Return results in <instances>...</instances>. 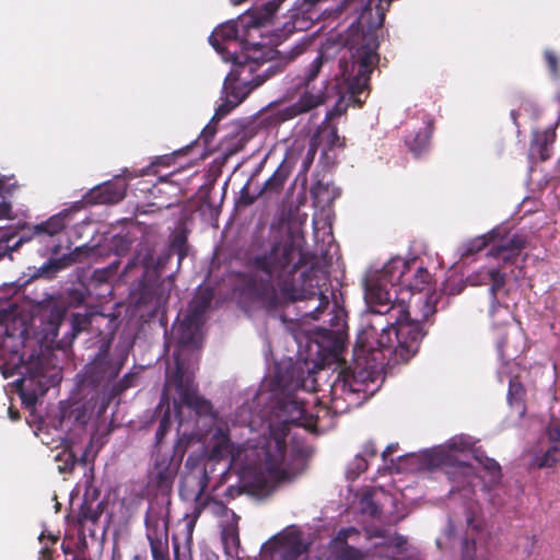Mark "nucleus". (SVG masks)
Wrapping results in <instances>:
<instances>
[{"mask_svg":"<svg viewBox=\"0 0 560 560\" xmlns=\"http://www.w3.org/2000/svg\"><path fill=\"white\" fill-rule=\"evenodd\" d=\"M11 205L5 201L0 202V219H5L10 217Z\"/></svg>","mask_w":560,"mask_h":560,"instance_id":"60","label":"nucleus"},{"mask_svg":"<svg viewBox=\"0 0 560 560\" xmlns=\"http://www.w3.org/2000/svg\"><path fill=\"white\" fill-rule=\"evenodd\" d=\"M272 544L280 552L282 560H299L307 553L308 547L304 544L302 534L299 530H290L273 538Z\"/></svg>","mask_w":560,"mask_h":560,"instance_id":"22","label":"nucleus"},{"mask_svg":"<svg viewBox=\"0 0 560 560\" xmlns=\"http://www.w3.org/2000/svg\"><path fill=\"white\" fill-rule=\"evenodd\" d=\"M392 320L382 315L363 314L361 328L354 343V354L358 359H364L366 364L374 369L383 364L384 360L392 358L393 347Z\"/></svg>","mask_w":560,"mask_h":560,"instance_id":"6","label":"nucleus"},{"mask_svg":"<svg viewBox=\"0 0 560 560\" xmlns=\"http://www.w3.org/2000/svg\"><path fill=\"white\" fill-rule=\"evenodd\" d=\"M214 292L210 287H199L189 303L187 314L203 322V316L211 305Z\"/></svg>","mask_w":560,"mask_h":560,"instance_id":"29","label":"nucleus"},{"mask_svg":"<svg viewBox=\"0 0 560 560\" xmlns=\"http://www.w3.org/2000/svg\"><path fill=\"white\" fill-rule=\"evenodd\" d=\"M177 471L175 465H171V467L163 466L162 468L154 467L152 475L156 487L161 490H170Z\"/></svg>","mask_w":560,"mask_h":560,"instance_id":"39","label":"nucleus"},{"mask_svg":"<svg viewBox=\"0 0 560 560\" xmlns=\"http://www.w3.org/2000/svg\"><path fill=\"white\" fill-rule=\"evenodd\" d=\"M432 132L433 124L429 121L422 129L406 137V145L416 158L428 151Z\"/></svg>","mask_w":560,"mask_h":560,"instance_id":"31","label":"nucleus"},{"mask_svg":"<svg viewBox=\"0 0 560 560\" xmlns=\"http://www.w3.org/2000/svg\"><path fill=\"white\" fill-rule=\"evenodd\" d=\"M264 25L260 16L252 9L237 20H230L217 27L209 36V43L225 61L272 60L289 49L255 42L257 36H261L260 28Z\"/></svg>","mask_w":560,"mask_h":560,"instance_id":"5","label":"nucleus"},{"mask_svg":"<svg viewBox=\"0 0 560 560\" xmlns=\"http://www.w3.org/2000/svg\"><path fill=\"white\" fill-rule=\"evenodd\" d=\"M383 270L376 279H370L365 283V301L368 308L364 314L382 315L383 318H394L397 314L405 313L407 307L404 301H394L387 289L389 281L383 279Z\"/></svg>","mask_w":560,"mask_h":560,"instance_id":"12","label":"nucleus"},{"mask_svg":"<svg viewBox=\"0 0 560 560\" xmlns=\"http://www.w3.org/2000/svg\"><path fill=\"white\" fill-rule=\"evenodd\" d=\"M66 213H58L50 217L45 222L34 225L31 230V235H22L13 245V248H16L22 243L27 242L31 238H37L39 243H43L47 237H54L60 234L66 228Z\"/></svg>","mask_w":560,"mask_h":560,"instance_id":"24","label":"nucleus"},{"mask_svg":"<svg viewBox=\"0 0 560 560\" xmlns=\"http://www.w3.org/2000/svg\"><path fill=\"white\" fill-rule=\"evenodd\" d=\"M474 458L482 466V468L490 475L493 481H498L501 479V466L499 463L488 457L483 451L476 450L474 452Z\"/></svg>","mask_w":560,"mask_h":560,"instance_id":"40","label":"nucleus"},{"mask_svg":"<svg viewBox=\"0 0 560 560\" xmlns=\"http://www.w3.org/2000/svg\"><path fill=\"white\" fill-rule=\"evenodd\" d=\"M152 560H170L168 534L147 536Z\"/></svg>","mask_w":560,"mask_h":560,"instance_id":"38","label":"nucleus"},{"mask_svg":"<svg viewBox=\"0 0 560 560\" xmlns=\"http://www.w3.org/2000/svg\"><path fill=\"white\" fill-rule=\"evenodd\" d=\"M289 431L287 422L271 424L269 433L257 441L247 440L244 443H236L228 427L215 429L210 440V458L214 460L230 458L232 468L243 481V486H229L225 497L234 499L248 486L253 489H262L266 477L275 482L292 479L293 476L285 465Z\"/></svg>","mask_w":560,"mask_h":560,"instance_id":"3","label":"nucleus"},{"mask_svg":"<svg viewBox=\"0 0 560 560\" xmlns=\"http://www.w3.org/2000/svg\"><path fill=\"white\" fill-rule=\"evenodd\" d=\"M292 172V166L288 161H282L279 166L275 170L271 176L264 183L261 188L258 190V195H261L265 199H272L279 197L284 188L287 180L289 179Z\"/></svg>","mask_w":560,"mask_h":560,"instance_id":"25","label":"nucleus"},{"mask_svg":"<svg viewBox=\"0 0 560 560\" xmlns=\"http://www.w3.org/2000/svg\"><path fill=\"white\" fill-rule=\"evenodd\" d=\"M368 460L362 455H357L353 459L350 468V472L354 475V477H358L362 472H364L368 469Z\"/></svg>","mask_w":560,"mask_h":560,"instance_id":"53","label":"nucleus"},{"mask_svg":"<svg viewBox=\"0 0 560 560\" xmlns=\"http://www.w3.org/2000/svg\"><path fill=\"white\" fill-rule=\"evenodd\" d=\"M282 409L289 413L291 422L305 428L316 427L317 420L320 417L319 413L316 416L308 413L305 408V404L298 399L284 401ZM320 411L328 412L326 408H322L318 412Z\"/></svg>","mask_w":560,"mask_h":560,"instance_id":"27","label":"nucleus"},{"mask_svg":"<svg viewBox=\"0 0 560 560\" xmlns=\"http://www.w3.org/2000/svg\"><path fill=\"white\" fill-rule=\"evenodd\" d=\"M171 425H172L171 415L168 411H166L160 419L159 427L155 432V447H160L164 436L170 431Z\"/></svg>","mask_w":560,"mask_h":560,"instance_id":"46","label":"nucleus"},{"mask_svg":"<svg viewBox=\"0 0 560 560\" xmlns=\"http://www.w3.org/2000/svg\"><path fill=\"white\" fill-rule=\"evenodd\" d=\"M39 560H52V550L49 548L42 549Z\"/></svg>","mask_w":560,"mask_h":560,"instance_id":"64","label":"nucleus"},{"mask_svg":"<svg viewBox=\"0 0 560 560\" xmlns=\"http://www.w3.org/2000/svg\"><path fill=\"white\" fill-rule=\"evenodd\" d=\"M390 331L393 347L388 363L390 361L393 363H407L418 353L421 341L427 335L422 323L410 317L408 306L405 308L404 315L397 314L392 318Z\"/></svg>","mask_w":560,"mask_h":560,"instance_id":"8","label":"nucleus"},{"mask_svg":"<svg viewBox=\"0 0 560 560\" xmlns=\"http://www.w3.org/2000/svg\"><path fill=\"white\" fill-rule=\"evenodd\" d=\"M317 149H318V141H317L316 137H312L311 141H310V145H308L307 152H306V154H305V156L303 159V162H302L301 172H303V173H307L308 172L311 165L314 162L315 155L317 153Z\"/></svg>","mask_w":560,"mask_h":560,"instance_id":"47","label":"nucleus"},{"mask_svg":"<svg viewBox=\"0 0 560 560\" xmlns=\"http://www.w3.org/2000/svg\"><path fill=\"white\" fill-rule=\"evenodd\" d=\"M126 191V180L121 177H116L92 188L84 199L90 205H114L125 198Z\"/></svg>","mask_w":560,"mask_h":560,"instance_id":"18","label":"nucleus"},{"mask_svg":"<svg viewBox=\"0 0 560 560\" xmlns=\"http://www.w3.org/2000/svg\"><path fill=\"white\" fill-rule=\"evenodd\" d=\"M313 137H316L318 142L324 141L328 150L334 148H343L346 144L345 138L339 136L337 127L326 121L319 126L317 132Z\"/></svg>","mask_w":560,"mask_h":560,"instance_id":"37","label":"nucleus"},{"mask_svg":"<svg viewBox=\"0 0 560 560\" xmlns=\"http://www.w3.org/2000/svg\"><path fill=\"white\" fill-rule=\"evenodd\" d=\"M313 256L303 249L291 235L266 241L253 237L243 254L244 270L234 273L233 290L241 298L260 303L269 308L277 307L279 292L287 302H305L303 320L319 319L330 302L329 276L317 262L295 278L301 268L308 265Z\"/></svg>","mask_w":560,"mask_h":560,"instance_id":"1","label":"nucleus"},{"mask_svg":"<svg viewBox=\"0 0 560 560\" xmlns=\"http://www.w3.org/2000/svg\"><path fill=\"white\" fill-rule=\"evenodd\" d=\"M137 380H138L137 373L129 372V373L125 374L120 381H118L117 383H115L112 386V388L108 393V398L113 399V398L119 396L120 394H122L124 392H126L127 389L136 386Z\"/></svg>","mask_w":560,"mask_h":560,"instance_id":"42","label":"nucleus"},{"mask_svg":"<svg viewBox=\"0 0 560 560\" xmlns=\"http://www.w3.org/2000/svg\"><path fill=\"white\" fill-rule=\"evenodd\" d=\"M338 560H363V553L353 546L346 544L337 553Z\"/></svg>","mask_w":560,"mask_h":560,"instance_id":"48","label":"nucleus"},{"mask_svg":"<svg viewBox=\"0 0 560 560\" xmlns=\"http://www.w3.org/2000/svg\"><path fill=\"white\" fill-rule=\"evenodd\" d=\"M394 0H301L291 10L295 31H307L315 22L329 18L353 16L346 31L345 50L339 59L342 85L350 97L359 96L370 84V75L380 61L378 32Z\"/></svg>","mask_w":560,"mask_h":560,"instance_id":"2","label":"nucleus"},{"mask_svg":"<svg viewBox=\"0 0 560 560\" xmlns=\"http://www.w3.org/2000/svg\"><path fill=\"white\" fill-rule=\"evenodd\" d=\"M476 541L465 537L462 540V559L460 560H475Z\"/></svg>","mask_w":560,"mask_h":560,"instance_id":"52","label":"nucleus"},{"mask_svg":"<svg viewBox=\"0 0 560 560\" xmlns=\"http://www.w3.org/2000/svg\"><path fill=\"white\" fill-rule=\"evenodd\" d=\"M412 262L400 258L389 260L383 267V279L392 287L399 285L412 293L421 292L431 280V275L424 267H418L410 277Z\"/></svg>","mask_w":560,"mask_h":560,"instance_id":"13","label":"nucleus"},{"mask_svg":"<svg viewBox=\"0 0 560 560\" xmlns=\"http://www.w3.org/2000/svg\"><path fill=\"white\" fill-rule=\"evenodd\" d=\"M170 504L168 500L150 502L144 516L145 537L168 534Z\"/></svg>","mask_w":560,"mask_h":560,"instance_id":"19","label":"nucleus"},{"mask_svg":"<svg viewBox=\"0 0 560 560\" xmlns=\"http://www.w3.org/2000/svg\"><path fill=\"white\" fill-rule=\"evenodd\" d=\"M423 462L430 468H446L445 474L450 481L454 483L452 492L460 490L466 486H471L475 479V469L472 465L455 460L450 451L444 448H434L423 454Z\"/></svg>","mask_w":560,"mask_h":560,"instance_id":"11","label":"nucleus"},{"mask_svg":"<svg viewBox=\"0 0 560 560\" xmlns=\"http://www.w3.org/2000/svg\"><path fill=\"white\" fill-rule=\"evenodd\" d=\"M91 324L90 315L73 313L70 317L71 335L74 338L81 331L88 329Z\"/></svg>","mask_w":560,"mask_h":560,"instance_id":"44","label":"nucleus"},{"mask_svg":"<svg viewBox=\"0 0 560 560\" xmlns=\"http://www.w3.org/2000/svg\"><path fill=\"white\" fill-rule=\"evenodd\" d=\"M397 448H398L397 443L387 445L386 448L382 452L383 459L386 460L389 455H392L393 453H395L397 451Z\"/></svg>","mask_w":560,"mask_h":560,"instance_id":"62","label":"nucleus"},{"mask_svg":"<svg viewBox=\"0 0 560 560\" xmlns=\"http://www.w3.org/2000/svg\"><path fill=\"white\" fill-rule=\"evenodd\" d=\"M174 255H177V269H179L183 260L188 255V240L184 230L172 235L170 244L159 254L156 259L148 254L143 258V265L147 268L153 267L156 273H161Z\"/></svg>","mask_w":560,"mask_h":560,"instance_id":"15","label":"nucleus"},{"mask_svg":"<svg viewBox=\"0 0 560 560\" xmlns=\"http://www.w3.org/2000/svg\"><path fill=\"white\" fill-rule=\"evenodd\" d=\"M259 197H261V195H258V191L253 195L249 192V183H246L241 189V196L237 200V205L242 207H248L253 205Z\"/></svg>","mask_w":560,"mask_h":560,"instance_id":"51","label":"nucleus"},{"mask_svg":"<svg viewBox=\"0 0 560 560\" xmlns=\"http://www.w3.org/2000/svg\"><path fill=\"white\" fill-rule=\"evenodd\" d=\"M361 390L360 387L357 386V380L355 375L352 376V381L349 377L342 376L341 374L338 375L334 384L331 385V409H334L335 413L339 412V405H338V394L341 392V394H354L359 393Z\"/></svg>","mask_w":560,"mask_h":560,"instance_id":"35","label":"nucleus"},{"mask_svg":"<svg viewBox=\"0 0 560 560\" xmlns=\"http://www.w3.org/2000/svg\"><path fill=\"white\" fill-rule=\"evenodd\" d=\"M107 502L105 500L96 501L94 499L84 498L80 505L79 513L75 518V525L79 535L85 539L86 536L94 538L96 534V525L103 515Z\"/></svg>","mask_w":560,"mask_h":560,"instance_id":"16","label":"nucleus"},{"mask_svg":"<svg viewBox=\"0 0 560 560\" xmlns=\"http://www.w3.org/2000/svg\"><path fill=\"white\" fill-rule=\"evenodd\" d=\"M497 237L495 230H492L486 234L476 236L460 244L457 252L460 259H466L475 254L483 250L488 245L494 243Z\"/></svg>","mask_w":560,"mask_h":560,"instance_id":"32","label":"nucleus"},{"mask_svg":"<svg viewBox=\"0 0 560 560\" xmlns=\"http://www.w3.org/2000/svg\"><path fill=\"white\" fill-rule=\"evenodd\" d=\"M88 255L85 247H77L69 254H65L59 258L49 259L39 269V275L47 278H52L58 271L65 269L73 264L81 262L82 256Z\"/></svg>","mask_w":560,"mask_h":560,"instance_id":"28","label":"nucleus"},{"mask_svg":"<svg viewBox=\"0 0 560 560\" xmlns=\"http://www.w3.org/2000/svg\"><path fill=\"white\" fill-rule=\"evenodd\" d=\"M27 338L28 329L23 322H21V327L16 336L13 332H10L9 327L7 326V332L3 343L4 347L9 348L10 351L12 352L13 359L18 360V363L15 365L24 363V353L21 352V349L24 348Z\"/></svg>","mask_w":560,"mask_h":560,"instance_id":"33","label":"nucleus"},{"mask_svg":"<svg viewBox=\"0 0 560 560\" xmlns=\"http://www.w3.org/2000/svg\"><path fill=\"white\" fill-rule=\"evenodd\" d=\"M527 246V240L522 234H514L512 237L502 240L489 250V255L502 261L503 268L509 265L521 267L526 260L527 255L522 256L523 249Z\"/></svg>","mask_w":560,"mask_h":560,"instance_id":"17","label":"nucleus"},{"mask_svg":"<svg viewBox=\"0 0 560 560\" xmlns=\"http://www.w3.org/2000/svg\"><path fill=\"white\" fill-rule=\"evenodd\" d=\"M71 416H74L75 421H78L80 425L85 423V415L79 408L72 410Z\"/></svg>","mask_w":560,"mask_h":560,"instance_id":"61","label":"nucleus"},{"mask_svg":"<svg viewBox=\"0 0 560 560\" xmlns=\"http://www.w3.org/2000/svg\"><path fill=\"white\" fill-rule=\"evenodd\" d=\"M167 387H174L180 402L199 416L212 413V405L209 400L198 395L194 375L185 369V364L176 357L175 371L166 381Z\"/></svg>","mask_w":560,"mask_h":560,"instance_id":"10","label":"nucleus"},{"mask_svg":"<svg viewBox=\"0 0 560 560\" xmlns=\"http://www.w3.org/2000/svg\"><path fill=\"white\" fill-rule=\"evenodd\" d=\"M329 190H330V184L324 183L323 180L318 179L311 187L310 191H311L313 199L320 202V201H328L332 198Z\"/></svg>","mask_w":560,"mask_h":560,"instance_id":"45","label":"nucleus"},{"mask_svg":"<svg viewBox=\"0 0 560 560\" xmlns=\"http://www.w3.org/2000/svg\"><path fill=\"white\" fill-rule=\"evenodd\" d=\"M194 527H195V521H189L186 525V530H187V537H186V542L188 545H191L192 542V532H194Z\"/></svg>","mask_w":560,"mask_h":560,"instance_id":"63","label":"nucleus"},{"mask_svg":"<svg viewBox=\"0 0 560 560\" xmlns=\"http://www.w3.org/2000/svg\"><path fill=\"white\" fill-rule=\"evenodd\" d=\"M110 345L103 343L95 358L85 365L81 380L83 387H106L120 373L127 355H110Z\"/></svg>","mask_w":560,"mask_h":560,"instance_id":"9","label":"nucleus"},{"mask_svg":"<svg viewBox=\"0 0 560 560\" xmlns=\"http://www.w3.org/2000/svg\"><path fill=\"white\" fill-rule=\"evenodd\" d=\"M363 454L369 457H375L377 455V448L373 442H366L363 446Z\"/></svg>","mask_w":560,"mask_h":560,"instance_id":"59","label":"nucleus"},{"mask_svg":"<svg viewBox=\"0 0 560 560\" xmlns=\"http://www.w3.org/2000/svg\"><path fill=\"white\" fill-rule=\"evenodd\" d=\"M324 60V54L319 52L299 77L298 88L304 89V91L295 103L284 106L278 110L277 117L280 121L293 119L327 103L329 95L327 93L326 83L323 82L322 86L316 92L314 91L315 86L313 85V82L322 71Z\"/></svg>","mask_w":560,"mask_h":560,"instance_id":"7","label":"nucleus"},{"mask_svg":"<svg viewBox=\"0 0 560 560\" xmlns=\"http://www.w3.org/2000/svg\"><path fill=\"white\" fill-rule=\"evenodd\" d=\"M215 131H217L215 127H213L211 125H208L203 128V130L201 132V138L203 139L206 144H208L212 140Z\"/></svg>","mask_w":560,"mask_h":560,"instance_id":"57","label":"nucleus"},{"mask_svg":"<svg viewBox=\"0 0 560 560\" xmlns=\"http://www.w3.org/2000/svg\"><path fill=\"white\" fill-rule=\"evenodd\" d=\"M183 150L175 151L173 154H165L162 156L156 158V160L152 163L153 166L155 165H163V166H170L174 160L175 156L180 155Z\"/></svg>","mask_w":560,"mask_h":560,"instance_id":"54","label":"nucleus"},{"mask_svg":"<svg viewBox=\"0 0 560 560\" xmlns=\"http://www.w3.org/2000/svg\"><path fill=\"white\" fill-rule=\"evenodd\" d=\"M67 315V307L59 302H48L39 310L40 322L44 325L43 332L44 338L51 342L58 336L59 328L62 325Z\"/></svg>","mask_w":560,"mask_h":560,"instance_id":"21","label":"nucleus"},{"mask_svg":"<svg viewBox=\"0 0 560 560\" xmlns=\"http://www.w3.org/2000/svg\"><path fill=\"white\" fill-rule=\"evenodd\" d=\"M346 110V108L342 106L341 103H338L336 104L332 108H330L329 110H327L326 113V116H325V121L326 122H329L330 120H332L334 118L342 115V113Z\"/></svg>","mask_w":560,"mask_h":560,"instance_id":"55","label":"nucleus"},{"mask_svg":"<svg viewBox=\"0 0 560 560\" xmlns=\"http://www.w3.org/2000/svg\"><path fill=\"white\" fill-rule=\"evenodd\" d=\"M486 276L491 282L489 288L491 298L489 315L495 326L505 325L511 318V311L508 304L499 302L498 293L505 285L508 275L503 271V266H498L488 269Z\"/></svg>","mask_w":560,"mask_h":560,"instance_id":"14","label":"nucleus"},{"mask_svg":"<svg viewBox=\"0 0 560 560\" xmlns=\"http://www.w3.org/2000/svg\"><path fill=\"white\" fill-rule=\"evenodd\" d=\"M110 271L107 269H97L93 273V280L102 283L106 282Z\"/></svg>","mask_w":560,"mask_h":560,"instance_id":"58","label":"nucleus"},{"mask_svg":"<svg viewBox=\"0 0 560 560\" xmlns=\"http://www.w3.org/2000/svg\"><path fill=\"white\" fill-rule=\"evenodd\" d=\"M560 460V444L550 446L542 455L534 459V465L539 468H551Z\"/></svg>","mask_w":560,"mask_h":560,"instance_id":"41","label":"nucleus"},{"mask_svg":"<svg viewBox=\"0 0 560 560\" xmlns=\"http://www.w3.org/2000/svg\"><path fill=\"white\" fill-rule=\"evenodd\" d=\"M303 42L294 44L288 51L275 57L272 60H244L232 62L233 69L226 75L222 88V103L215 109L212 120H221L235 107L243 103L247 96L268 79L282 72L284 68L294 61L306 50Z\"/></svg>","mask_w":560,"mask_h":560,"instance_id":"4","label":"nucleus"},{"mask_svg":"<svg viewBox=\"0 0 560 560\" xmlns=\"http://www.w3.org/2000/svg\"><path fill=\"white\" fill-rule=\"evenodd\" d=\"M311 351L315 348L318 359L324 362L328 358H335L338 354L340 343L334 330L322 329L316 339L310 341Z\"/></svg>","mask_w":560,"mask_h":560,"instance_id":"26","label":"nucleus"},{"mask_svg":"<svg viewBox=\"0 0 560 560\" xmlns=\"http://www.w3.org/2000/svg\"><path fill=\"white\" fill-rule=\"evenodd\" d=\"M43 376V370L36 368L30 376L16 381L18 393L26 407L35 406L38 397L46 394L48 388L42 382Z\"/></svg>","mask_w":560,"mask_h":560,"instance_id":"23","label":"nucleus"},{"mask_svg":"<svg viewBox=\"0 0 560 560\" xmlns=\"http://www.w3.org/2000/svg\"><path fill=\"white\" fill-rule=\"evenodd\" d=\"M544 56H545V61L549 69L550 74L555 79H558L560 77V65H559L558 56L556 55L555 51H552L550 49L545 50Z\"/></svg>","mask_w":560,"mask_h":560,"instance_id":"49","label":"nucleus"},{"mask_svg":"<svg viewBox=\"0 0 560 560\" xmlns=\"http://www.w3.org/2000/svg\"><path fill=\"white\" fill-rule=\"evenodd\" d=\"M283 1L284 0H270L264 3L261 7L255 8L254 10L260 16L262 22L267 24L273 18L275 13Z\"/></svg>","mask_w":560,"mask_h":560,"instance_id":"43","label":"nucleus"},{"mask_svg":"<svg viewBox=\"0 0 560 560\" xmlns=\"http://www.w3.org/2000/svg\"><path fill=\"white\" fill-rule=\"evenodd\" d=\"M185 453L186 443L182 439H178L171 454H162L160 448L158 450L154 459V467L162 468L163 466L171 467V465H175L176 470H178Z\"/></svg>","mask_w":560,"mask_h":560,"instance_id":"34","label":"nucleus"},{"mask_svg":"<svg viewBox=\"0 0 560 560\" xmlns=\"http://www.w3.org/2000/svg\"><path fill=\"white\" fill-rule=\"evenodd\" d=\"M526 389L517 376L509 382L508 401L521 416L526 411L525 407Z\"/></svg>","mask_w":560,"mask_h":560,"instance_id":"36","label":"nucleus"},{"mask_svg":"<svg viewBox=\"0 0 560 560\" xmlns=\"http://www.w3.org/2000/svg\"><path fill=\"white\" fill-rule=\"evenodd\" d=\"M548 439L551 442H560V425H550L547 430Z\"/></svg>","mask_w":560,"mask_h":560,"instance_id":"56","label":"nucleus"},{"mask_svg":"<svg viewBox=\"0 0 560 560\" xmlns=\"http://www.w3.org/2000/svg\"><path fill=\"white\" fill-rule=\"evenodd\" d=\"M556 140V131L548 128L542 131H535L530 143L532 150L537 151L539 160L545 162L551 158L552 144Z\"/></svg>","mask_w":560,"mask_h":560,"instance_id":"30","label":"nucleus"},{"mask_svg":"<svg viewBox=\"0 0 560 560\" xmlns=\"http://www.w3.org/2000/svg\"><path fill=\"white\" fill-rule=\"evenodd\" d=\"M361 505L362 512L371 515L372 517H380V515L382 514L381 506L376 502H374L371 497H363Z\"/></svg>","mask_w":560,"mask_h":560,"instance_id":"50","label":"nucleus"},{"mask_svg":"<svg viewBox=\"0 0 560 560\" xmlns=\"http://www.w3.org/2000/svg\"><path fill=\"white\" fill-rule=\"evenodd\" d=\"M202 323V320L186 314L182 322L174 327L173 336L176 339L178 346V351L174 353V360L176 357H178L180 360L179 352L186 348L198 347V335Z\"/></svg>","mask_w":560,"mask_h":560,"instance_id":"20","label":"nucleus"}]
</instances>
